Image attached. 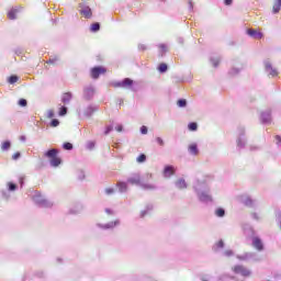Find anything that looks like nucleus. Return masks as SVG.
I'll return each instance as SVG.
<instances>
[{
  "label": "nucleus",
  "mask_w": 281,
  "mask_h": 281,
  "mask_svg": "<svg viewBox=\"0 0 281 281\" xmlns=\"http://www.w3.org/2000/svg\"><path fill=\"white\" fill-rule=\"evenodd\" d=\"M44 156L50 160V166H53L54 168H58V165L61 164L60 158H58V149H49L44 154Z\"/></svg>",
  "instance_id": "1"
},
{
  "label": "nucleus",
  "mask_w": 281,
  "mask_h": 281,
  "mask_svg": "<svg viewBox=\"0 0 281 281\" xmlns=\"http://www.w3.org/2000/svg\"><path fill=\"white\" fill-rule=\"evenodd\" d=\"M232 271L235 272L236 276H243V278H249V276H251V270L240 265L234 266Z\"/></svg>",
  "instance_id": "2"
},
{
  "label": "nucleus",
  "mask_w": 281,
  "mask_h": 281,
  "mask_svg": "<svg viewBox=\"0 0 281 281\" xmlns=\"http://www.w3.org/2000/svg\"><path fill=\"white\" fill-rule=\"evenodd\" d=\"M104 74H106V68H104L102 66L93 67L90 70V75H91V78H93V80H98V78H100V76H102Z\"/></svg>",
  "instance_id": "3"
},
{
  "label": "nucleus",
  "mask_w": 281,
  "mask_h": 281,
  "mask_svg": "<svg viewBox=\"0 0 281 281\" xmlns=\"http://www.w3.org/2000/svg\"><path fill=\"white\" fill-rule=\"evenodd\" d=\"M247 34H248V36H251V38H256L257 41H260V38H263V36H265L262 34V32H260L258 30H254V29H248Z\"/></svg>",
  "instance_id": "4"
},
{
  "label": "nucleus",
  "mask_w": 281,
  "mask_h": 281,
  "mask_svg": "<svg viewBox=\"0 0 281 281\" xmlns=\"http://www.w3.org/2000/svg\"><path fill=\"white\" fill-rule=\"evenodd\" d=\"M252 246L255 247V249H258V251H262V249H265V246L262 245V240L258 237H255L252 239Z\"/></svg>",
  "instance_id": "5"
},
{
  "label": "nucleus",
  "mask_w": 281,
  "mask_h": 281,
  "mask_svg": "<svg viewBox=\"0 0 281 281\" xmlns=\"http://www.w3.org/2000/svg\"><path fill=\"white\" fill-rule=\"evenodd\" d=\"M71 98H74V95L71 94V92H65L63 95H61V102L64 104H69V102H71Z\"/></svg>",
  "instance_id": "6"
},
{
  "label": "nucleus",
  "mask_w": 281,
  "mask_h": 281,
  "mask_svg": "<svg viewBox=\"0 0 281 281\" xmlns=\"http://www.w3.org/2000/svg\"><path fill=\"white\" fill-rule=\"evenodd\" d=\"M80 14H82V16H85L86 19H91L92 16V12H91V8L89 7H85L81 11Z\"/></svg>",
  "instance_id": "7"
},
{
  "label": "nucleus",
  "mask_w": 281,
  "mask_h": 281,
  "mask_svg": "<svg viewBox=\"0 0 281 281\" xmlns=\"http://www.w3.org/2000/svg\"><path fill=\"white\" fill-rule=\"evenodd\" d=\"M266 71H268L269 75L272 77L278 76V70L273 69V66H271V63H266Z\"/></svg>",
  "instance_id": "8"
},
{
  "label": "nucleus",
  "mask_w": 281,
  "mask_h": 281,
  "mask_svg": "<svg viewBox=\"0 0 281 281\" xmlns=\"http://www.w3.org/2000/svg\"><path fill=\"white\" fill-rule=\"evenodd\" d=\"M165 177H172L175 175V167L172 166H166L164 169Z\"/></svg>",
  "instance_id": "9"
},
{
  "label": "nucleus",
  "mask_w": 281,
  "mask_h": 281,
  "mask_svg": "<svg viewBox=\"0 0 281 281\" xmlns=\"http://www.w3.org/2000/svg\"><path fill=\"white\" fill-rule=\"evenodd\" d=\"M127 181L132 186H139V183H142V179L139 178V176H134V177L130 178Z\"/></svg>",
  "instance_id": "10"
},
{
  "label": "nucleus",
  "mask_w": 281,
  "mask_h": 281,
  "mask_svg": "<svg viewBox=\"0 0 281 281\" xmlns=\"http://www.w3.org/2000/svg\"><path fill=\"white\" fill-rule=\"evenodd\" d=\"M16 14H19V9H11L8 12V19H10L11 21H14V19H16Z\"/></svg>",
  "instance_id": "11"
},
{
  "label": "nucleus",
  "mask_w": 281,
  "mask_h": 281,
  "mask_svg": "<svg viewBox=\"0 0 281 281\" xmlns=\"http://www.w3.org/2000/svg\"><path fill=\"white\" fill-rule=\"evenodd\" d=\"M189 153H191V155H199V147L196 144L193 143L189 145Z\"/></svg>",
  "instance_id": "12"
},
{
  "label": "nucleus",
  "mask_w": 281,
  "mask_h": 281,
  "mask_svg": "<svg viewBox=\"0 0 281 281\" xmlns=\"http://www.w3.org/2000/svg\"><path fill=\"white\" fill-rule=\"evenodd\" d=\"M280 9H281V0H276L272 7L273 13L278 14V12H280Z\"/></svg>",
  "instance_id": "13"
},
{
  "label": "nucleus",
  "mask_w": 281,
  "mask_h": 281,
  "mask_svg": "<svg viewBox=\"0 0 281 281\" xmlns=\"http://www.w3.org/2000/svg\"><path fill=\"white\" fill-rule=\"evenodd\" d=\"M177 188H179V190H183L186 188H188V184L186 183V180L181 179L177 181Z\"/></svg>",
  "instance_id": "14"
},
{
  "label": "nucleus",
  "mask_w": 281,
  "mask_h": 281,
  "mask_svg": "<svg viewBox=\"0 0 281 281\" xmlns=\"http://www.w3.org/2000/svg\"><path fill=\"white\" fill-rule=\"evenodd\" d=\"M120 225V220H115L114 222H110L105 225L106 229H112L113 227H117Z\"/></svg>",
  "instance_id": "15"
},
{
  "label": "nucleus",
  "mask_w": 281,
  "mask_h": 281,
  "mask_svg": "<svg viewBox=\"0 0 281 281\" xmlns=\"http://www.w3.org/2000/svg\"><path fill=\"white\" fill-rule=\"evenodd\" d=\"M12 146V144L10 143V140H5L2 143L1 145V150L5 151V150H10V147Z\"/></svg>",
  "instance_id": "16"
},
{
  "label": "nucleus",
  "mask_w": 281,
  "mask_h": 281,
  "mask_svg": "<svg viewBox=\"0 0 281 281\" xmlns=\"http://www.w3.org/2000/svg\"><path fill=\"white\" fill-rule=\"evenodd\" d=\"M133 86V80L130 78H125L123 80V89H126V87H132Z\"/></svg>",
  "instance_id": "17"
},
{
  "label": "nucleus",
  "mask_w": 281,
  "mask_h": 281,
  "mask_svg": "<svg viewBox=\"0 0 281 281\" xmlns=\"http://www.w3.org/2000/svg\"><path fill=\"white\" fill-rule=\"evenodd\" d=\"M91 32H99L100 31V23L95 22L90 27Z\"/></svg>",
  "instance_id": "18"
},
{
  "label": "nucleus",
  "mask_w": 281,
  "mask_h": 281,
  "mask_svg": "<svg viewBox=\"0 0 281 281\" xmlns=\"http://www.w3.org/2000/svg\"><path fill=\"white\" fill-rule=\"evenodd\" d=\"M158 70L160 71V74H165V71H168V65L160 64Z\"/></svg>",
  "instance_id": "19"
},
{
  "label": "nucleus",
  "mask_w": 281,
  "mask_h": 281,
  "mask_svg": "<svg viewBox=\"0 0 281 281\" xmlns=\"http://www.w3.org/2000/svg\"><path fill=\"white\" fill-rule=\"evenodd\" d=\"M136 161L138 164H144V161H146V155L145 154H140L137 158Z\"/></svg>",
  "instance_id": "20"
},
{
  "label": "nucleus",
  "mask_w": 281,
  "mask_h": 281,
  "mask_svg": "<svg viewBox=\"0 0 281 281\" xmlns=\"http://www.w3.org/2000/svg\"><path fill=\"white\" fill-rule=\"evenodd\" d=\"M177 104L180 108H184V106H187L188 101H186V99H180V100H178Z\"/></svg>",
  "instance_id": "21"
},
{
  "label": "nucleus",
  "mask_w": 281,
  "mask_h": 281,
  "mask_svg": "<svg viewBox=\"0 0 281 281\" xmlns=\"http://www.w3.org/2000/svg\"><path fill=\"white\" fill-rule=\"evenodd\" d=\"M117 187L120 188L121 192H126V182H119Z\"/></svg>",
  "instance_id": "22"
},
{
  "label": "nucleus",
  "mask_w": 281,
  "mask_h": 281,
  "mask_svg": "<svg viewBox=\"0 0 281 281\" xmlns=\"http://www.w3.org/2000/svg\"><path fill=\"white\" fill-rule=\"evenodd\" d=\"M15 82H19V77L13 75L9 78V83L14 85Z\"/></svg>",
  "instance_id": "23"
},
{
  "label": "nucleus",
  "mask_w": 281,
  "mask_h": 281,
  "mask_svg": "<svg viewBox=\"0 0 281 281\" xmlns=\"http://www.w3.org/2000/svg\"><path fill=\"white\" fill-rule=\"evenodd\" d=\"M216 216L223 217L225 216V210L224 209H217L215 211Z\"/></svg>",
  "instance_id": "24"
},
{
  "label": "nucleus",
  "mask_w": 281,
  "mask_h": 281,
  "mask_svg": "<svg viewBox=\"0 0 281 281\" xmlns=\"http://www.w3.org/2000/svg\"><path fill=\"white\" fill-rule=\"evenodd\" d=\"M85 95H86V98H89V95H93L92 88H86L85 89Z\"/></svg>",
  "instance_id": "25"
},
{
  "label": "nucleus",
  "mask_w": 281,
  "mask_h": 281,
  "mask_svg": "<svg viewBox=\"0 0 281 281\" xmlns=\"http://www.w3.org/2000/svg\"><path fill=\"white\" fill-rule=\"evenodd\" d=\"M188 128L189 131H196L199 126L196 125V123L192 122V123H189Z\"/></svg>",
  "instance_id": "26"
},
{
  "label": "nucleus",
  "mask_w": 281,
  "mask_h": 281,
  "mask_svg": "<svg viewBox=\"0 0 281 281\" xmlns=\"http://www.w3.org/2000/svg\"><path fill=\"white\" fill-rule=\"evenodd\" d=\"M63 148H64L65 150H71V149L74 148V145H72L71 143H65V144L63 145Z\"/></svg>",
  "instance_id": "27"
},
{
  "label": "nucleus",
  "mask_w": 281,
  "mask_h": 281,
  "mask_svg": "<svg viewBox=\"0 0 281 281\" xmlns=\"http://www.w3.org/2000/svg\"><path fill=\"white\" fill-rule=\"evenodd\" d=\"M112 87H114L115 89H117V88H122V89H124V83H123V81H119V82H114V83H112Z\"/></svg>",
  "instance_id": "28"
},
{
  "label": "nucleus",
  "mask_w": 281,
  "mask_h": 281,
  "mask_svg": "<svg viewBox=\"0 0 281 281\" xmlns=\"http://www.w3.org/2000/svg\"><path fill=\"white\" fill-rule=\"evenodd\" d=\"M60 124V121H58V119H54L52 122H50V126H53L54 128H56V126H58Z\"/></svg>",
  "instance_id": "29"
},
{
  "label": "nucleus",
  "mask_w": 281,
  "mask_h": 281,
  "mask_svg": "<svg viewBox=\"0 0 281 281\" xmlns=\"http://www.w3.org/2000/svg\"><path fill=\"white\" fill-rule=\"evenodd\" d=\"M59 115L63 116V115H67V108L66 106H61L59 109Z\"/></svg>",
  "instance_id": "30"
},
{
  "label": "nucleus",
  "mask_w": 281,
  "mask_h": 281,
  "mask_svg": "<svg viewBox=\"0 0 281 281\" xmlns=\"http://www.w3.org/2000/svg\"><path fill=\"white\" fill-rule=\"evenodd\" d=\"M140 133H142V135H147L148 134V127H146V125H143L140 127Z\"/></svg>",
  "instance_id": "31"
},
{
  "label": "nucleus",
  "mask_w": 281,
  "mask_h": 281,
  "mask_svg": "<svg viewBox=\"0 0 281 281\" xmlns=\"http://www.w3.org/2000/svg\"><path fill=\"white\" fill-rule=\"evenodd\" d=\"M8 187H9V190H10L11 192H14V190H16V184H14V183H12V182H9V183H8Z\"/></svg>",
  "instance_id": "32"
},
{
  "label": "nucleus",
  "mask_w": 281,
  "mask_h": 281,
  "mask_svg": "<svg viewBox=\"0 0 281 281\" xmlns=\"http://www.w3.org/2000/svg\"><path fill=\"white\" fill-rule=\"evenodd\" d=\"M19 105H20V106H27V100H25V99H20Z\"/></svg>",
  "instance_id": "33"
},
{
  "label": "nucleus",
  "mask_w": 281,
  "mask_h": 281,
  "mask_svg": "<svg viewBox=\"0 0 281 281\" xmlns=\"http://www.w3.org/2000/svg\"><path fill=\"white\" fill-rule=\"evenodd\" d=\"M113 192H115V190H114L113 188H108V189H105V193H106L108 195L113 194Z\"/></svg>",
  "instance_id": "34"
},
{
  "label": "nucleus",
  "mask_w": 281,
  "mask_h": 281,
  "mask_svg": "<svg viewBox=\"0 0 281 281\" xmlns=\"http://www.w3.org/2000/svg\"><path fill=\"white\" fill-rule=\"evenodd\" d=\"M156 142H157V144H159V146H164V138L157 137Z\"/></svg>",
  "instance_id": "35"
},
{
  "label": "nucleus",
  "mask_w": 281,
  "mask_h": 281,
  "mask_svg": "<svg viewBox=\"0 0 281 281\" xmlns=\"http://www.w3.org/2000/svg\"><path fill=\"white\" fill-rule=\"evenodd\" d=\"M20 157H21V153L18 151V153L13 154L12 159L16 160Z\"/></svg>",
  "instance_id": "36"
},
{
  "label": "nucleus",
  "mask_w": 281,
  "mask_h": 281,
  "mask_svg": "<svg viewBox=\"0 0 281 281\" xmlns=\"http://www.w3.org/2000/svg\"><path fill=\"white\" fill-rule=\"evenodd\" d=\"M216 245L220 249H223V247H225V243H223V240H220Z\"/></svg>",
  "instance_id": "37"
},
{
  "label": "nucleus",
  "mask_w": 281,
  "mask_h": 281,
  "mask_svg": "<svg viewBox=\"0 0 281 281\" xmlns=\"http://www.w3.org/2000/svg\"><path fill=\"white\" fill-rule=\"evenodd\" d=\"M234 0H224L225 5H232Z\"/></svg>",
  "instance_id": "38"
},
{
  "label": "nucleus",
  "mask_w": 281,
  "mask_h": 281,
  "mask_svg": "<svg viewBox=\"0 0 281 281\" xmlns=\"http://www.w3.org/2000/svg\"><path fill=\"white\" fill-rule=\"evenodd\" d=\"M122 128H123L122 125H117V126H116L117 133H122Z\"/></svg>",
  "instance_id": "39"
},
{
  "label": "nucleus",
  "mask_w": 281,
  "mask_h": 281,
  "mask_svg": "<svg viewBox=\"0 0 281 281\" xmlns=\"http://www.w3.org/2000/svg\"><path fill=\"white\" fill-rule=\"evenodd\" d=\"M159 47H160V49H161L162 52H166V45L161 44V45H159Z\"/></svg>",
  "instance_id": "40"
},
{
  "label": "nucleus",
  "mask_w": 281,
  "mask_h": 281,
  "mask_svg": "<svg viewBox=\"0 0 281 281\" xmlns=\"http://www.w3.org/2000/svg\"><path fill=\"white\" fill-rule=\"evenodd\" d=\"M48 117H54V111L48 112Z\"/></svg>",
  "instance_id": "41"
},
{
  "label": "nucleus",
  "mask_w": 281,
  "mask_h": 281,
  "mask_svg": "<svg viewBox=\"0 0 281 281\" xmlns=\"http://www.w3.org/2000/svg\"><path fill=\"white\" fill-rule=\"evenodd\" d=\"M233 254H234V252H233L232 250H227V251H226V256H233Z\"/></svg>",
  "instance_id": "42"
},
{
  "label": "nucleus",
  "mask_w": 281,
  "mask_h": 281,
  "mask_svg": "<svg viewBox=\"0 0 281 281\" xmlns=\"http://www.w3.org/2000/svg\"><path fill=\"white\" fill-rule=\"evenodd\" d=\"M105 212L106 214H113V211H111V209H106Z\"/></svg>",
  "instance_id": "43"
},
{
  "label": "nucleus",
  "mask_w": 281,
  "mask_h": 281,
  "mask_svg": "<svg viewBox=\"0 0 281 281\" xmlns=\"http://www.w3.org/2000/svg\"><path fill=\"white\" fill-rule=\"evenodd\" d=\"M218 63H220L218 60H215V61L213 63V66H214V67H218Z\"/></svg>",
  "instance_id": "44"
},
{
  "label": "nucleus",
  "mask_w": 281,
  "mask_h": 281,
  "mask_svg": "<svg viewBox=\"0 0 281 281\" xmlns=\"http://www.w3.org/2000/svg\"><path fill=\"white\" fill-rule=\"evenodd\" d=\"M89 146H90V148H93L94 145H93V143H90Z\"/></svg>",
  "instance_id": "45"
},
{
  "label": "nucleus",
  "mask_w": 281,
  "mask_h": 281,
  "mask_svg": "<svg viewBox=\"0 0 281 281\" xmlns=\"http://www.w3.org/2000/svg\"><path fill=\"white\" fill-rule=\"evenodd\" d=\"M145 188H149V189H153V186H147V187H145Z\"/></svg>",
  "instance_id": "46"
},
{
  "label": "nucleus",
  "mask_w": 281,
  "mask_h": 281,
  "mask_svg": "<svg viewBox=\"0 0 281 281\" xmlns=\"http://www.w3.org/2000/svg\"><path fill=\"white\" fill-rule=\"evenodd\" d=\"M140 49H146V47L145 46H140Z\"/></svg>",
  "instance_id": "47"
},
{
  "label": "nucleus",
  "mask_w": 281,
  "mask_h": 281,
  "mask_svg": "<svg viewBox=\"0 0 281 281\" xmlns=\"http://www.w3.org/2000/svg\"><path fill=\"white\" fill-rule=\"evenodd\" d=\"M48 63H54V60L49 59Z\"/></svg>",
  "instance_id": "48"
},
{
  "label": "nucleus",
  "mask_w": 281,
  "mask_h": 281,
  "mask_svg": "<svg viewBox=\"0 0 281 281\" xmlns=\"http://www.w3.org/2000/svg\"><path fill=\"white\" fill-rule=\"evenodd\" d=\"M266 281H273V279H268V280H266Z\"/></svg>",
  "instance_id": "49"
},
{
  "label": "nucleus",
  "mask_w": 281,
  "mask_h": 281,
  "mask_svg": "<svg viewBox=\"0 0 281 281\" xmlns=\"http://www.w3.org/2000/svg\"><path fill=\"white\" fill-rule=\"evenodd\" d=\"M109 131H111V130H108L105 133H109Z\"/></svg>",
  "instance_id": "50"
}]
</instances>
